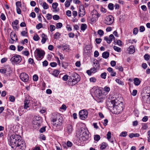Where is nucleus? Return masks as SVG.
Here are the masks:
<instances>
[{"label":"nucleus","instance_id":"obj_1","mask_svg":"<svg viewBox=\"0 0 150 150\" xmlns=\"http://www.w3.org/2000/svg\"><path fill=\"white\" fill-rule=\"evenodd\" d=\"M20 136L13 134L10 139V144L14 150H24L26 147L25 142L21 139Z\"/></svg>","mask_w":150,"mask_h":150},{"label":"nucleus","instance_id":"obj_2","mask_svg":"<svg viewBox=\"0 0 150 150\" xmlns=\"http://www.w3.org/2000/svg\"><path fill=\"white\" fill-rule=\"evenodd\" d=\"M116 99L112 100L110 101L111 103L112 104L113 110H114V113L118 114L123 110V103Z\"/></svg>","mask_w":150,"mask_h":150},{"label":"nucleus","instance_id":"obj_3","mask_svg":"<svg viewBox=\"0 0 150 150\" xmlns=\"http://www.w3.org/2000/svg\"><path fill=\"white\" fill-rule=\"evenodd\" d=\"M62 118L59 114L54 113L52 117L51 120L53 122V125L57 127L60 125L62 122Z\"/></svg>","mask_w":150,"mask_h":150},{"label":"nucleus","instance_id":"obj_4","mask_svg":"<svg viewBox=\"0 0 150 150\" xmlns=\"http://www.w3.org/2000/svg\"><path fill=\"white\" fill-rule=\"evenodd\" d=\"M35 55L38 60H40L44 57L45 52L41 49H36L35 52Z\"/></svg>","mask_w":150,"mask_h":150},{"label":"nucleus","instance_id":"obj_5","mask_svg":"<svg viewBox=\"0 0 150 150\" xmlns=\"http://www.w3.org/2000/svg\"><path fill=\"white\" fill-rule=\"evenodd\" d=\"M86 129L81 128L80 131L79 139L83 141L86 140L87 139L88 136Z\"/></svg>","mask_w":150,"mask_h":150},{"label":"nucleus","instance_id":"obj_6","mask_svg":"<svg viewBox=\"0 0 150 150\" xmlns=\"http://www.w3.org/2000/svg\"><path fill=\"white\" fill-rule=\"evenodd\" d=\"M71 82L75 84L77 83L80 80V76L76 73H73L71 76Z\"/></svg>","mask_w":150,"mask_h":150},{"label":"nucleus","instance_id":"obj_7","mask_svg":"<svg viewBox=\"0 0 150 150\" xmlns=\"http://www.w3.org/2000/svg\"><path fill=\"white\" fill-rule=\"evenodd\" d=\"M114 21L113 17L111 15H109L105 18L103 22L107 25H110L113 23Z\"/></svg>","mask_w":150,"mask_h":150},{"label":"nucleus","instance_id":"obj_8","mask_svg":"<svg viewBox=\"0 0 150 150\" xmlns=\"http://www.w3.org/2000/svg\"><path fill=\"white\" fill-rule=\"evenodd\" d=\"M21 60V58L20 55L16 54L13 56L10 59V61L16 64L19 63Z\"/></svg>","mask_w":150,"mask_h":150},{"label":"nucleus","instance_id":"obj_9","mask_svg":"<svg viewBox=\"0 0 150 150\" xmlns=\"http://www.w3.org/2000/svg\"><path fill=\"white\" fill-rule=\"evenodd\" d=\"M88 112L86 110H80L79 113L80 118L82 120H84L87 117Z\"/></svg>","mask_w":150,"mask_h":150},{"label":"nucleus","instance_id":"obj_10","mask_svg":"<svg viewBox=\"0 0 150 150\" xmlns=\"http://www.w3.org/2000/svg\"><path fill=\"white\" fill-rule=\"evenodd\" d=\"M92 17L91 18V21L92 22H94L97 20L100 15L96 10H93L91 13Z\"/></svg>","mask_w":150,"mask_h":150},{"label":"nucleus","instance_id":"obj_11","mask_svg":"<svg viewBox=\"0 0 150 150\" xmlns=\"http://www.w3.org/2000/svg\"><path fill=\"white\" fill-rule=\"evenodd\" d=\"M94 93L95 96L99 99H103L104 98L102 96V91L98 88H93Z\"/></svg>","mask_w":150,"mask_h":150},{"label":"nucleus","instance_id":"obj_12","mask_svg":"<svg viewBox=\"0 0 150 150\" xmlns=\"http://www.w3.org/2000/svg\"><path fill=\"white\" fill-rule=\"evenodd\" d=\"M20 79L23 81L27 82L29 80L28 75L25 73L23 72L20 75Z\"/></svg>","mask_w":150,"mask_h":150},{"label":"nucleus","instance_id":"obj_13","mask_svg":"<svg viewBox=\"0 0 150 150\" xmlns=\"http://www.w3.org/2000/svg\"><path fill=\"white\" fill-rule=\"evenodd\" d=\"M79 16L80 17H83L85 14V10L83 7L82 6H79Z\"/></svg>","mask_w":150,"mask_h":150},{"label":"nucleus","instance_id":"obj_14","mask_svg":"<svg viewBox=\"0 0 150 150\" xmlns=\"http://www.w3.org/2000/svg\"><path fill=\"white\" fill-rule=\"evenodd\" d=\"M73 130V127L71 125H69L67 126L65 129V132L68 134H71Z\"/></svg>","mask_w":150,"mask_h":150},{"label":"nucleus","instance_id":"obj_15","mask_svg":"<svg viewBox=\"0 0 150 150\" xmlns=\"http://www.w3.org/2000/svg\"><path fill=\"white\" fill-rule=\"evenodd\" d=\"M30 100L25 99L24 101V108L25 109L28 110V108L30 107Z\"/></svg>","mask_w":150,"mask_h":150},{"label":"nucleus","instance_id":"obj_16","mask_svg":"<svg viewBox=\"0 0 150 150\" xmlns=\"http://www.w3.org/2000/svg\"><path fill=\"white\" fill-rule=\"evenodd\" d=\"M10 38L11 40L13 41V42H11V43H13V41H16L17 40V38L16 35V34L14 32H11V33Z\"/></svg>","mask_w":150,"mask_h":150},{"label":"nucleus","instance_id":"obj_17","mask_svg":"<svg viewBox=\"0 0 150 150\" xmlns=\"http://www.w3.org/2000/svg\"><path fill=\"white\" fill-rule=\"evenodd\" d=\"M127 50L129 54H133L135 52L134 47L132 45L130 46Z\"/></svg>","mask_w":150,"mask_h":150},{"label":"nucleus","instance_id":"obj_18","mask_svg":"<svg viewBox=\"0 0 150 150\" xmlns=\"http://www.w3.org/2000/svg\"><path fill=\"white\" fill-rule=\"evenodd\" d=\"M41 38H42L41 42L42 44H44L47 39V36L44 34L43 33L41 35Z\"/></svg>","mask_w":150,"mask_h":150},{"label":"nucleus","instance_id":"obj_19","mask_svg":"<svg viewBox=\"0 0 150 150\" xmlns=\"http://www.w3.org/2000/svg\"><path fill=\"white\" fill-rule=\"evenodd\" d=\"M141 83V81L138 78H135L134 79V83L137 86L139 85Z\"/></svg>","mask_w":150,"mask_h":150},{"label":"nucleus","instance_id":"obj_20","mask_svg":"<svg viewBox=\"0 0 150 150\" xmlns=\"http://www.w3.org/2000/svg\"><path fill=\"white\" fill-rule=\"evenodd\" d=\"M109 52H104L102 54V57L105 59L107 58L109 56Z\"/></svg>","mask_w":150,"mask_h":150},{"label":"nucleus","instance_id":"obj_21","mask_svg":"<svg viewBox=\"0 0 150 150\" xmlns=\"http://www.w3.org/2000/svg\"><path fill=\"white\" fill-rule=\"evenodd\" d=\"M59 74V71L57 70H54L52 72V74L55 77L57 76Z\"/></svg>","mask_w":150,"mask_h":150},{"label":"nucleus","instance_id":"obj_22","mask_svg":"<svg viewBox=\"0 0 150 150\" xmlns=\"http://www.w3.org/2000/svg\"><path fill=\"white\" fill-rule=\"evenodd\" d=\"M139 135L138 133H131L129 134V137L130 138H132L134 137H139Z\"/></svg>","mask_w":150,"mask_h":150},{"label":"nucleus","instance_id":"obj_23","mask_svg":"<svg viewBox=\"0 0 150 150\" xmlns=\"http://www.w3.org/2000/svg\"><path fill=\"white\" fill-rule=\"evenodd\" d=\"M42 6L45 9H47L49 8L48 5L45 2L43 3L42 4Z\"/></svg>","mask_w":150,"mask_h":150},{"label":"nucleus","instance_id":"obj_24","mask_svg":"<svg viewBox=\"0 0 150 150\" xmlns=\"http://www.w3.org/2000/svg\"><path fill=\"white\" fill-rule=\"evenodd\" d=\"M104 40H106L108 43L110 44L112 41V40L109 38L106 37L104 38Z\"/></svg>","mask_w":150,"mask_h":150},{"label":"nucleus","instance_id":"obj_25","mask_svg":"<svg viewBox=\"0 0 150 150\" xmlns=\"http://www.w3.org/2000/svg\"><path fill=\"white\" fill-rule=\"evenodd\" d=\"M61 35L60 33L59 32H57L54 35V38L55 39H57L59 38L60 36Z\"/></svg>","mask_w":150,"mask_h":150},{"label":"nucleus","instance_id":"obj_26","mask_svg":"<svg viewBox=\"0 0 150 150\" xmlns=\"http://www.w3.org/2000/svg\"><path fill=\"white\" fill-rule=\"evenodd\" d=\"M58 6V4L57 3H53L52 4V7L53 9L55 10V11H56V8H57Z\"/></svg>","mask_w":150,"mask_h":150},{"label":"nucleus","instance_id":"obj_27","mask_svg":"<svg viewBox=\"0 0 150 150\" xmlns=\"http://www.w3.org/2000/svg\"><path fill=\"white\" fill-rule=\"evenodd\" d=\"M87 25L85 24H82L81 25V29L82 30H84L86 28Z\"/></svg>","mask_w":150,"mask_h":150},{"label":"nucleus","instance_id":"obj_28","mask_svg":"<svg viewBox=\"0 0 150 150\" xmlns=\"http://www.w3.org/2000/svg\"><path fill=\"white\" fill-rule=\"evenodd\" d=\"M114 49L116 51H117L118 52H120L121 51V49L117 47L116 46H114L113 47Z\"/></svg>","mask_w":150,"mask_h":150},{"label":"nucleus","instance_id":"obj_29","mask_svg":"<svg viewBox=\"0 0 150 150\" xmlns=\"http://www.w3.org/2000/svg\"><path fill=\"white\" fill-rule=\"evenodd\" d=\"M117 83L119 85H124V83L121 81L119 79H115Z\"/></svg>","mask_w":150,"mask_h":150},{"label":"nucleus","instance_id":"obj_30","mask_svg":"<svg viewBox=\"0 0 150 150\" xmlns=\"http://www.w3.org/2000/svg\"><path fill=\"white\" fill-rule=\"evenodd\" d=\"M100 139V137L98 135H96L94 136V140L97 141H98Z\"/></svg>","mask_w":150,"mask_h":150},{"label":"nucleus","instance_id":"obj_31","mask_svg":"<svg viewBox=\"0 0 150 150\" xmlns=\"http://www.w3.org/2000/svg\"><path fill=\"white\" fill-rule=\"evenodd\" d=\"M23 55L28 56L29 55V52L28 50L23 51L22 52Z\"/></svg>","mask_w":150,"mask_h":150},{"label":"nucleus","instance_id":"obj_32","mask_svg":"<svg viewBox=\"0 0 150 150\" xmlns=\"http://www.w3.org/2000/svg\"><path fill=\"white\" fill-rule=\"evenodd\" d=\"M127 134V132H123L121 133L120 135V136L125 137Z\"/></svg>","mask_w":150,"mask_h":150},{"label":"nucleus","instance_id":"obj_33","mask_svg":"<svg viewBox=\"0 0 150 150\" xmlns=\"http://www.w3.org/2000/svg\"><path fill=\"white\" fill-rule=\"evenodd\" d=\"M106 147V145L105 143H103L101 144L100 149L101 150H103L105 149Z\"/></svg>","mask_w":150,"mask_h":150},{"label":"nucleus","instance_id":"obj_34","mask_svg":"<svg viewBox=\"0 0 150 150\" xmlns=\"http://www.w3.org/2000/svg\"><path fill=\"white\" fill-rule=\"evenodd\" d=\"M108 7L110 9L112 10L114 8L113 4L112 3H110L108 5Z\"/></svg>","mask_w":150,"mask_h":150},{"label":"nucleus","instance_id":"obj_35","mask_svg":"<svg viewBox=\"0 0 150 150\" xmlns=\"http://www.w3.org/2000/svg\"><path fill=\"white\" fill-rule=\"evenodd\" d=\"M33 38L35 41H37L40 38L37 34H36L34 35Z\"/></svg>","mask_w":150,"mask_h":150},{"label":"nucleus","instance_id":"obj_36","mask_svg":"<svg viewBox=\"0 0 150 150\" xmlns=\"http://www.w3.org/2000/svg\"><path fill=\"white\" fill-rule=\"evenodd\" d=\"M56 27L57 29L60 28L62 26V24L61 23H58L56 24Z\"/></svg>","mask_w":150,"mask_h":150},{"label":"nucleus","instance_id":"obj_37","mask_svg":"<svg viewBox=\"0 0 150 150\" xmlns=\"http://www.w3.org/2000/svg\"><path fill=\"white\" fill-rule=\"evenodd\" d=\"M50 31L52 32L55 30V27L54 25H50Z\"/></svg>","mask_w":150,"mask_h":150},{"label":"nucleus","instance_id":"obj_38","mask_svg":"<svg viewBox=\"0 0 150 150\" xmlns=\"http://www.w3.org/2000/svg\"><path fill=\"white\" fill-rule=\"evenodd\" d=\"M103 90L106 92L108 93L110 90V89L109 87L106 86L104 87Z\"/></svg>","mask_w":150,"mask_h":150},{"label":"nucleus","instance_id":"obj_39","mask_svg":"<svg viewBox=\"0 0 150 150\" xmlns=\"http://www.w3.org/2000/svg\"><path fill=\"white\" fill-rule=\"evenodd\" d=\"M150 57V56L147 54H145L144 56V59L146 61L149 59Z\"/></svg>","mask_w":150,"mask_h":150},{"label":"nucleus","instance_id":"obj_40","mask_svg":"<svg viewBox=\"0 0 150 150\" xmlns=\"http://www.w3.org/2000/svg\"><path fill=\"white\" fill-rule=\"evenodd\" d=\"M10 101L11 102H14L15 100V98L14 96H10L9 97Z\"/></svg>","mask_w":150,"mask_h":150},{"label":"nucleus","instance_id":"obj_41","mask_svg":"<svg viewBox=\"0 0 150 150\" xmlns=\"http://www.w3.org/2000/svg\"><path fill=\"white\" fill-rule=\"evenodd\" d=\"M89 80L91 82L95 83L96 82V79L95 78L93 77L90 78Z\"/></svg>","mask_w":150,"mask_h":150},{"label":"nucleus","instance_id":"obj_42","mask_svg":"<svg viewBox=\"0 0 150 150\" xmlns=\"http://www.w3.org/2000/svg\"><path fill=\"white\" fill-rule=\"evenodd\" d=\"M98 33L100 36H102L104 34V32L103 30L100 29L98 30Z\"/></svg>","mask_w":150,"mask_h":150},{"label":"nucleus","instance_id":"obj_43","mask_svg":"<svg viewBox=\"0 0 150 150\" xmlns=\"http://www.w3.org/2000/svg\"><path fill=\"white\" fill-rule=\"evenodd\" d=\"M46 18L47 20H50L52 18V15L48 13L47 15Z\"/></svg>","mask_w":150,"mask_h":150},{"label":"nucleus","instance_id":"obj_44","mask_svg":"<svg viewBox=\"0 0 150 150\" xmlns=\"http://www.w3.org/2000/svg\"><path fill=\"white\" fill-rule=\"evenodd\" d=\"M53 18L54 20H58L59 19V17L57 15H54L53 16Z\"/></svg>","mask_w":150,"mask_h":150},{"label":"nucleus","instance_id":"obj_45","mask_svg":"<svg viewBox=\"0 0 150 150\" xmlns=\"http://www.w3.org/2000/svg\"><path fill=\"white\" fill-rule=\"evenodd\" d=\"M106 73L104 72L101 74L100 76L102 78L105 79L106 78Z\"/></svg>","mask_w":150,"mask_h":150},{"label":"nucleus","instance_id":"obj_46","mask_svg":"<svg viewBox=\"0 0 150 150\" xmlns=\"http://www.w3.org/2000/svg\"><path fill=\"white\" fill-rule=\"evenodd\" d=\"M71 2L68 1H66L65 3V6L66 7H69L70 5Z\"/></svg>","mask_w":150,"mask_h":150},{"label":"nucleus","instance_id":"obj_47","mask_svg":"<svg viewBox=\"0 0 150 150\" xmlns=\"http://www.w3.org/2000/svg\"><path fill=\"white\" fill-rule=\"evenodd\" d=\"M145 28L143 26H141L139 28V31L140 32H143L145 30Z\"/></svg>","mask_w":150,"mask_h":150},{"label":"nucleus","instance_id":"obj_48","mask_svg":"<svg viewBox=\"0 0 150 150\" xmlns=\"http://www.w3.org/2000/svg\"><path fill=\"white\" fill-rule=\"evenodd\" d=\"M138 31V29L137 28H135L134 29L133 31V33L135 35L137 34Z\"/></svg>","mask_w":150,"mask_h":150},{"label":"nucleus","instance_id":"obj_49","mask_svg":"<svg viewBox=\"0 0 150 150\" xmlns=\"http://www.w3.org/2000/svg\"><path fill=\"white\" fill-rule=\"evenodd\" d=\"M67 145L69 147H71L73 145L72 143L70 141H68L67 142Z\"/></svg>","mask_w":150,"mask_h":150},{"label":"nucleus","instance_id":"obj_50","mask_svg":"<svg viewBox=\"0 0 150 150\" xmlns=\"http://www.w3.org/2000/svg\"><path fill=\"white\" fill-rule=\"evenodd\" d=\"M42 27V25L41 23H39L36 26V28L38 29H39Z\"/></svg>","mask_w":150,"mask_h":150},{"label":"nucleus","instance_id":"obj_51","mask_svg":"<svg viewBox=\"0 0 150 150\" xmlns=\"http://www.w3.org/2000/svg\"><path fill=\"white\" fill-rule=\"evenodd\" d=\"M92 73H94L97 71V70L98 69L95 67L92 68L91 69Z\"/></svg>","mask_w":150,"mask_h":150},{"label":"nucleus","instance_id":"obj_52","mask_svg":"<svg viewBox=\"0 0 150 150\" xmlns=\"http://www.w3.org/2000/svg\"><path fill=\"white\" fill-rule=\"evenodd\" d=\"M33 79L34 81H36L38 80V77L37 75H34L33 76Z\"/></svg>","mask_w":150,"mask_h":150},{"label":"nucleus","instance_id":"obj_53","mask_svg":"<svg viewBox=\"0 0 150 150\" xmlns=\"http://www.w3.org/2000/svg\"><path fill=\"white\" fill-rule=\"evenodd\" d=\"M0 17L4 21L6 19V17L4 14L3 13L1 14Z\"/></svg>","mask_w":150,"mask_h":150},{"label":"nucleus","instance_id":"obj_54","mask_svg":"<svg viewBox=\"0 0 150 150\" xmlns=\"http://www.w3.org/2000/svg\"><path fill=\"white\" fill-rule=\"evenodd\" d=\"M111 133L110 132H108L107 136V138L109 140L111 138Z\"/></svg>","mask_w":150,"mask_h":150},{"label":"nucleus","instance_id":"obj_55","mask_svg":"<svg viewBox=\"0 0 150 150\" xmlns=\"http://www.w3.org/2000/svg\"><path fill=\"white\" fill-rule=\"evenodd\" d=\"M68 76L67 75H65L63 77L62 79L64 81H66L68 80Z\"/></svg>","mask_w":150,"mask_h":150},{"label":"nucleus","instance_id":"obj_56","mask_svg":"<svg viewBox=\"0 0 150 150\" xmlns=\"http://www.w3.org/2000/svg\"><path fill=\"white\" fill-rule=\"evenodd\" d=\"M18 23V21L17 20H16L14 21H13L12 23V24L13 25H17Z\"/></svg>","mask_w":150,"mask_h":150},{"label":"nucleus","instance_id":"obj_57","mask_svg":"<svg viewBox=\"0 0 150 150\" xmlns=\"http://www.w3.org/2000/svg\"><path fill=\"white\" fill-rule=\"evenodd\" d=\"M108 121L107 119H105L103 120V125L105 126H106L107 125V123H108Z\"/></svg>","mask_w":150,"mask_h":150},{"label":"nucleus","instance_id":"obj_58","mask_svg":"<svg viewBox=\"0 0 150 150\" xmlns=\"http://www.w3.org/2000/svg\"><path fill=\"white\" fill-rule=\"evenodd\" d=\"M66 14L69 17H70L71 16V11L69 10L67 11H66Z\"/></svg>","mask_w":150,"mask_h":150},{"label":"nucleus","instance_id":"obj_59","mask_svg":"<svg viewBox=\"0 0 150 150\" xmlns=\"http://www.w3.org/2000/svg\"><path fill=\"white\" fill-rule=\"evenodd\" d=\"M50 65L52 67H54L56 66L57 64L56 62H53L50 63Z\"/></svg>","mask_w":150,"mask_h":150},{"label":"nucleus","instance_id":"obj_60","mask_svg":"<svg viewBox=\"0 0 150 150\" xmlns=\"http://www.w3.org/2000/svg\"><path fill=\"white\" fill-rule=\"evenodd\" d=\"M20 7H16V11L17 13L18 14H20L21 13Z\"/></svg>","mask_w":150,"mask_h":150},{"label":"nucleus","instance_id":"obj_61","mask_svg":"<svg viewBox=\"0 0 150 150\" xmlns=\"http://www.w3.org/2000/svg\"><path fill=\"white\" fill-rule=\"evenodd\" d=\"M30 4L32 6H35L36 5V3L35 1H32L30 2Z\"/></svg>","mask_w":150,"mask_h":150},{"label":"nucleus","instance_id":"obj_62","mask_svg":"<svg viewBox=\"0 0 150 150\" xmlns=\"http://www.w3.org/2000/svg\"><path fill=\"white\" fill-rule=\"evenodd\" d=\"M6 72V70L5 69H0V72L2 74H5Z\"/></svg>","mask_w":150,"mask_h":150},{"label":"nucleus","instance_id":"obj_63","mask_svg":"<svg viewBox=\"0 0 150 150\" xmlns=\"http://www.w3.org/2000/svg\"><path fill=\"white\" fill-rule=\"evenodd\" d=\"M21 34L23 36H26L27 35V32L25 31H23L21 33Z\"/></svg>","mask_w":150,"mask_h":150},{"label":"nucleus","instance_id":"obj_64","mask_svg":"<svg viewBox=\"0 0 150 150\" xmlns=\"http://www.w3.org/2000/svg\"><path fill=\"white\" fill-rule=\"evenodd\" d=\"M141 8L142 10L145 11H146L147 9V8L146 6L144 5L141 6Z\"/></svg>","mask_w":150,"mask_h":150}]
</instances>
